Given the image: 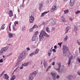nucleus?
<instances>
[{"mask_svg":"<svg viewBox=\"0 0 80 80\" xmlns=\"http://www.w3.org/2000/svg\"><path fill=\"white\" fill-rule=\"evenodd\" d=\"M62 51L64 56H67V55H68L69 51H68V48L67 46L63 45Z\"/></svg>","mask_w":80,"mask_h":80,"instance_id":"1","label":"nucleus"},{"mask_svg":"<svg viewBox=\"0 0 80 80\" xmlns=\"http://www.w3.org/2000/svg\"><path fill=\"white\" fill-rule=\"evenodd\" d=\"M38 71H36L32 73H31L29 76V80H32L33 79L34 77L36 76L37 73Z\"/></svg>","mask_w":80,"mask_h":80,"instance_id":"2","label":"nucleus"},{"mask_svg":"<svg viewBox=\"0 0 80 80\" xmlns=\"http://www.w3.org/2000/svg\"><path fill=\"white\" fill-rule=\"evenodd\" d=\"M26 53H27L26 51H24L21 55H19L18 59V62H20V61L22 60L23 59V53H24V55H26Z\"/></svg>","mask_w":80,"mask_h":80,"instance_id":"3","label":"nucleus"},{"mask_svg":"<svg viewBox=\"0 0 80 80\" xmlns=\"http://www.w3.org/2000/svg\"><path fill=\"white\" fill-rule=\"evenodd\" d=\"M40 35H41L43 37V35H45L46 37H50V36L49 35L47 34V33H46L45 31H43V30H42L41 31V32Z\"/></svg>","mask_w":80,"mask_h":80,"instance_id":"4","label":"nucleus"},{"mask_svg":"<svg viewBox=\"0 0 80 80\" xmlns=\"http://www.w3.org/2000/svg\"><path fill=\"white\" fill-rule=\"evenodd\" d=\"M8 49V48H7V47L2 48L0 52V55H2V54L3 53V52H5V51H7Z\"/></svg>","mask_w":80,"mask_h":80,"instance_id":"5","label":"nucleus"},{"mask_svg":"<svg viewBox=\"0 0 80 80\" xmlns=\"http://www.w3.org/2000/svg\"><path fill=\"white\" fill-rule=\"evenodd\" d=\"M34 17L31 16V17H29V21L30 22V23H32L34 22Z\"/></svg>","mask_w":80,"mask_h":80,"instance_id":"6","label":"nucleus"},{"mask_svg":"<svg viewBox=\"0 0 80 80\" xmlns=\"http://www.w3.org/2000/svg\"><path fill=\"white\" fill-rule=\"evenodd\" d=\"M57 64L58 66V68H55V70L58 71V72H60V67H61V63L60 62H58Z\"/></svg>","mask_w":80,"mask_h":80,"instance_id":"7","label":"nucleus"},{"mask_svg":"<svg viewBox=\"0 0 80 80\" xmlns=\"http://www.w3.org/2000/svg\"><path fill=\"white\" fill-rule=\"evenodd\" d=\"M74 3H75L74 0H70L69 6L70 7H73V6L74 4Z\"/></svg>","mask_w":80,"mask_h":80,"instance_id":"8","label":"nucleus"},{"mask_svg":"<svg viewBox=\"0 0 80 80\" xmlns=\"http://www.w3.org/2000/svg\"><path fill=\"white\" fill-rule=\"evenodd\" d=\"M56 7H57V6L56 5H53L52 6V9H51V12H53L56 10Z\"/></svg>","mask_w":80,"mask_h":80,"instance_id":"9","label":"nucleus"},{"mask_svg":"<svg viewBox=\"0 0 80 80\" xmlns=\"http://www.w3.org/2000/svg\"><path fill=\"white\" fill-rule=\"evenodd\" d=\"M50 22H51V24L53 25H55V24L56 23V20H55V19H51L50 20Z\"/></svg>","mask_w":80,"mask_h":80,"instance_id":"10","label":"nucleus"},{"mask_svg":"<svg viewBox=\"0 0 80 80\" xmlns=\"http://www.w3.org/2000/svg\"><path fill=\"white\" fill-rule=\"evenodd\" d=\"M73 59V58H72V55H71V56L70 57V58H69V61H68V65H70V63H71V60H72V59Z\"/></svg>","mask_w":80,"mask_h":80,"instance_id":"11","label":"nucleus"},{"mask_svg":"<svg viewBox=\"0 0 80 80\" xmlns=\"http://www.w3.org/2000/svg\"><path fill=\"white\" fill-rule=\"evenodd\" d=\"M43 36H42L41 34H40L39 35V40L40 42H41V41H42L43 40Z\"/></svg>","mask_w":80,"mask_h":80,"instance_id":"12","label":"nucleus"},{"mask_svg":"<svg viewBox=\"0 0 80 80\" xmlns=\"http://www.w3.org/2000/svg\"><path fill=\"white\" fill-rule=\"evenodd\" d=\"M70 29V27H68V26L66 27V28L65 29V34H66L67 33H68V30H69Z\"/></svg>","mask_w":80,"mask_h":80,"instance_id":"13","label":"nucleus"},{"mask_svg":"<svg viewBox=\"0 0 80 80\" xmlns=\"http://www.w3.org/2000/svg\"><path fill=\"white\" fill-rule=\"evenodd\" d=\"M8 14L10 17H12V16H13V12L12 11H9V12L8 13Z\"/></svg>","mask_w":80,"mask_h":80,"instance_id":"14","label":"nucleus"},{"mask_svg":"<svg viewBox=\"0 0 80 80\" xmlns=\"http://www.w3.org/2000/svg\"><path fill=\"white\" fill-rule=\"evenodd\" d=\"M51 74L52 75L53 80H55V79H56V78L55 77H56V75H55V74L52 72L51 73Z\"/></svg>","mask_w":80,"mask_h":80,"instance_id":"15","label":"nucleus"},{"mask_svg":"<svg viewBox=\"0 0 80 80\" xmlns=\"http://www.w3.org/2000/svg\"><path fill=\"white\" fill-rule=\"evenodd\" d=\"M43 7V5L42 4V3H40L39 4V10H41V8H42Z\"/></svg>","mask_w":80,"mask_h":80,"instance_id":"16","label":"nucleus"},{"mask_svg":"<svg viewBox=\"0 0 80 80\" xmlns=\"http://www.w3.org/2000/svg\"><path fill=\"white\" fill-rule=\"evenodd\" d=\"M4 76H5V79L7 80H9L8 78H9V76H8V75L7 74H4Z\"/></svg>","mask_w":80,"mask_h":80,"instance_id":"17","label":"nucleus"},{"mask_svg":"<svg viewBox=\"0 0 80 80\" xmlns=\"http://www.w3.org/2000/svg\"><path fill=\"white\" fill-rule=\"evenodd\" d=\"M48 12H49V11H48V12H44L42 13L41 16V17H43V16L45 15V14H47V13Z\"/></svg>","mask_w":80,"mask_h":80,"instance_id":"18","label":"nucleus"},{"mask_svg":"<svg viewBox=\"0 0 80 80\" xmlns=\"http://www.w3.org/2000/svg\"><path fill=\"white\" fill-rule=\"evenodd\" d=\"M29 64V62H27V63H24L22 65V66H24V67H27Z\"/></svg>","mask_w":80,"mask_h":80,"instance_id":"19","label":"nucleus"},{"mask_svg":"<svg viewBox=\"0 0 80 80\" xmlns=\"http://www.w3.org/2000/svg\"><path fill=\"white\" fill-rule=\"evenodd\" d=\"M38 51H39V50H38V49H37L36 50L35 52L34 51V54L35 55H36V54H37L38 53Z\"/></svg>","mask_w":80,"mask_h":80,"instance_id":"20","label":"nucleus"},{"mask_svg":"<svg viewBox=\"0 0 80 80\" xmlns=\"http://www.w3.org/2000/svg\"><path fill=\"white\" fill-rule=\"evenodd\" d=\"M35 40H36V36H33L32 37V40L33 42V41H35Z\"/></svg>","mask_w":80,"mask_h":80,"instance_id":"21","label":"nucleus"},{"mask_svg":"<svg viewBox=\"0 0 80 80\" xmlns=\"http://www.w3.org/2000/svg\"><path fill=\"white\" fill-rule=\"evenodd\" d=\"M48 55L50 57L51 55V53H52V49H50L49 51L48 52Z\"/></svg>","mask_w":80,"mask_h":80,"instance_id":"22","label":"nucleus"},{"mask_svg":"<svg viewBox=\"0 0 80 80\" xmlns=\"http://www.w3.org/2000/svg\"><path fill=\"white\" fill-rule=\"evenodd\" d=\"M72 76L71 75H70L67 77V78H68L69 80H71V78H72Z\"/></svg>","mask_w":80,"mask_h":80,"instance_id":"23","label":"nucleus"},{"mask_svg":"<svg viewBox=\"0 0 80 80\" xmlns=\"http://www.w3.org/2000/svg\"><path fill=\"white\" fill-rule=\"evenodd\" d=\"M68 37L67 36H66L64 39V41L66 42V41H67V39H68Z\"/></svg>","mask_w":80,"mask_h":80,"instance_id":"24","label":"nucleus"},{"mask_svg":"<svg viewBox=\"0 0 80 80\" xmlns=\"http://www.w3.org/2000/svg\"><path fill=\"white\" fill-rule=\"evenodd\" d=\"M5 25V24H3L1 26V28L3 30V29H5V27H4Z\"/></svg>","mask_w":80,"mask_h":80,"instance_id":"25","label":"nucleus"},{"mask_svg":"<svg viewBox=\"0 0 80 80\" xmlns=\"http://www.w3.org/2000/svg\"><path fill=\"white\" fill-rule=\"evenodd\" d=\"M46 30L47 32H50V29H49V28H46Z\"/></svg>","mask_w":80,"mask_h":80,"instance_id":"26","label":"nucleus"},{"mask_svg":"<svg viewBox=\"0 0 80 80\" xmlns=\"http://www.w3.org/2000/svg\"><path fill=\"white\" fill-rule=\"evenodd\" d=\"M15 79V76L13 75L11 79V80H14Z\"/></svg>","mask_w":80,"mask_h":80,"instance_id":"27","label":"nucleus"},{"mask_svg":"<svg viewBox=\"0 0 80 80\" xmlns=\"http://www.w3.org/2000/svg\"><path fill=\"white\" fill-rule=\"evenodd\" d=\"M9 38H12V37H13V34H12V33H9Z\"/></svg>","mask_w":80,"mask_h":80,"instance_id":"28","label":"nucleus"},{"mask_svg":"<svg viewBox=\"0 0 80 80\" xmlns=\"http://www.w3.org/2000/svg\"><path fill=\"white\" fill-rule=\"evenodd\" d=\"M65 13H68V9L67 10H66L64 11Z\"/></svg>","mask_w":80,"mask_h":80,"instance_id":"29","label":"nucleus"},{"mask_svg":"<svg viewBox=\"0 0 80 80\" xmlns=\"http://www.w3.org/2000/svg\"><path fill=\"white\" fill-rule=\"evenodd\" d=\"M22 31H24V30H25V26H24L22 27Z\"/></svg>","mask_w":80,"mask_h":80,"instance_id":"30","label":"nucleus"},{"mask_svg":"<svg viewBox=\"0 0 80 80\" xmlns=\"http://www.w3.org/2000/svg\"><path fill=\"white\" fill-rule=\"evenodd\" d=\"M35 55V53H34V52H32V53H30V54H29V56H30V57H31V56H32L33 55Z\"/></svg>","mask_w":80,"mask_h":80,"instance_id":"31","label":"nucleus"},{"mask_svg":"<svg viewBox=\"0 0 80 80\" xmlns=\"http://www.w3.org/2000/svg\"><path fill=\"white\" fill-rule=\"evenodd\" d=\"M33 28H38V26H37V25H34L33 26Z\"/></svg>","mask_w":80,"mask_h":80,"instance_id":"32","label":"nucleus"},{"mask_svg":"<svg viewBox=\"0 0 80 80\" xmlns=\"http://www.w3.org/2000/svg\"><path fill=\"white\" fill-rule=\"evenodd\" d=\"M38 31H37L34 34V36H37V34H38Z\"/></svg>","mask_w":80,"mask_h":80,"instance_id":"33","label":"nucleus"},{"mask_svg":"<svg viewBox=\"0 0 80 80\" xmlns=\"http://www.w3.org/2000/svg\"><path fill=\"white\" fill-rule=\"evenodd\" d=\"M33 28H34L32 27V28L29 29L30 32H32L33 30Z\"/></svg>","mask_w":80,"mask_h":80,"instance_id":"34","label":"nucleus"},{"mask_svg":"<svg viewBox=\"0 0 80 80\" xmlns=\"http://www.w3.org/2000/svg\"><path fill=\"white\" fill-rule=\"evenodd\" d=\"M62 22H65V18H63L62 19Z\"/></svg>","mask_w":80,"mask_h":80,"instance_id":"35","label":"nucleus"},{"mask_svg":"<svg viewBox=\"0 0 80 80\" xmlns=\"http://www.w3.org/2000/svg\"><path fill=\"white\" fill-rule=\"evenodd\" d=\"M65 24L66 25H68V21H66L65 22Z\"/></svg>","mask_w":80,"mask_h":80,"instance_id":"36","label":"nucleus"},{"mask_svg":"<svg viewBox=\"0 0 80 80\" xmlns=\"http://www.w3.org/2000/svg\"><path fill=\"white\" fill-rule=\"evenodd\" d=\"M80 11L78 10L76 12H75L76 14H78V13H80Z\"/></svg>","mask_w":80,"mask_h":80,"instance_id":"37","label":"nucleus"},{"mask_svg":"<svg viewBox=\"0 0 80 80\" xmlns=\"http://www.w3.org/2000/svg\"><path fill=\"white\" fill-rule=\"evenodd\" d=\"M5 71H4L2 72V73L1 74V76H2L3 75V74H4V73H5Z\"/></svg>","mask_w":80,"mask_h":80,"instance_id":"38","label":"nucleus"},{"mask_svg":"<svg viewBox=\"0 0 80 80\" xmlns=\"http://www.w3.org/2000/svg\"><path fill=\"white\" fill-rule=\"evenodd\" d=\"M17 24H18V21H15L14 22V24L15 25V26H16V25H17Z\"/></svg>","mask_w":80,"mask_h":80,"instance_id":"39","label":"nucleus"},{"mask_svg":"<svg viewBox=\"0 0 80 80\" xmlns=\"http://www.w3.org/2000/svg\"><path fill=\"white\" fill-rule=\"evenodd\" d=\"M44 66L45 68H46V67L47 66V63H44Z\"/></svg>","mask_w":80,"mask_h":80,"instance_id":"40","label":"nucleus"},{"mask_svg":"<svg viewBox=\"0 0 80 80\" xmlns=\"http://www.w3.org/2000/svg\"><path fill=\"white\" fill-rule=\"evenodd\" d=\"M19 64L20 63H19V62H17L15 65L16 67H17V66H18V65H19Z\"/></svg>","mask_w":80,"mask_h":80,"instance_id":"41","label":"nucleus"},{"mask_svg":"<svg viewBox=\"0 0 80 80\" xmlns=\"http://www.w3.org/2000/svg\"><path fill=\"white\" fill-rule=\"evenodd\" d=\"M77 43H78V45H80V42L79 41V40H78L77 41Z\"/></svg>","mask_w":80,"mask_h":80,"instance_id":"42","label":"nucleus"},{"mask_svg":"<svg viewBox=\"0 0 80 80\" xmlns=\"http://www.w3.org/2000/svg\"><path fill=\"white\" fill-rule=\"evenodd\" d=\"M58 45H59V46L61 47V46L62 45V43H58Z\"/></svg>","mask_w":80,"mask_h":80,"instance_id":"43","label":"nucleus"},{"mask_svg":"<svg viewBox=\"0 0 80 80\" xmlns=\"http://www.w3.org/2000/svg\"><path fill=\"white\" fill-rule=\"evenodd\" d=\"M13 30H14V31H16V30H17V29L15 27H14V26L13 27Z\"/></svg>","mask_w":80,"mask_h":80,"instance_id":"44","label":"nucleus"},{"mask_svg":"<svg viewBox=\"0 0 80 80\" xmlns=\"http://www.w3.org/2000/svg\"><path fill=\"white\" fill-rule=\"evenodd\" d=\"M52 52H56V50H55V49H53L52 50Z\"/></svg>","mask_w":80,"mask_h":80,"instance_id":"45","label":"nucleus"},{"mask_svg":"<svg viewBox=\"0 0 80 80\" xmlns=\"http://www.w3.org/2000/svg\"><path fill=\"white\" fill-rule=\"evenodd\" d=\"M0 62L1 63H2V62H3V59H1L0 60Z\"/></svg>","mask_w":80,"mask_h":80,"instance_id":"46","label":"nucleus"},{"mask_svg":"<svg viewBox=\"0 0 80 80\" xmlns=\"http://www.w3.org/2000/svg\"><path fill=\"white\" fill-rule=\"evenodd\" d=\"M54 47L55 49H57V46H55Z\"/></svg>","mask_w":80,"mask_h":80,"instance_id":"47","label":"nucleus"},{"mask_svg":"<svg viewBox=\"0 0 80 80\" xmlns=\"http://www.w3.org/2000/svg\"><path fill=\"white\" fill-rule=\"evenodd\" d=\"M72 77L73 78H76V76H72Z\"/></svg>","mask_w":80,"mask_h":80,"instance_id":"48","label":"nucleus"},{"mask_svg":"<svg viewBox=\"0 0 80 80\" xmlns=\"http://www.w3.org/2000/svg\"><path fill=\"white\" fill-rule=\"evenodd\" d=\"M69 20H70L71 21H72V20H73L72 18H69Z\"/></svg>","mask_w":80,"mask_h":80,"instance_id":"49","label":"nucleus"},{"mask_svg":"<svg viewBox=\"0 0 80 80\" xmlns=\"http://www.w3.org/2000/svg\"><path fill=\"white\" fill-rule=\"evenodd\" d=\"M55 62H53L52 64V65H55Z\"/></svg>","mask_w":80,"mask_h":80,"instance_id":"50","label":"nucleus"},{"mask_svg":"<svg viewBox=\"0 0 80 80\" xmlns=\"http://www.w3.org/2000/svg\"><path fill=\"white\" fill-rule=\"evenodd\" d=\"M45 22H43L42 23V25H45Z\"/></svg>","mask_w":80,"mask_h":80,"instance_id":"51","label":"nucleus"},{"mask_svg":"<svg viewBox=\"0 0 80 80\" xmlns=\"http://www.w3.org/2000/svg\"><path fill=\"white\" fill-rule=\"evenodd\" d=\"M60 77V76H59L57 75V78H59Z\"/></svg>","mask_w":80,"mask_h":80,"instance_id":"52","label":"nucleus"},{"mask_svg":"<svg viewBox=\"0 0 80 80\" xmlns=\"http://www.w3.org/2000/svg\"><path fill=\"white\" fill-rule=\"evenodd\" d=\"M27 51H28V50H30V49L28 48H27Z\"/></svg>","mask_w":80,"mask_h":80,"instance_id":"53","label":"nucleus"},{"mask_svg":"<svg viewBox=\"0 0 80 80\" xmlns=\"http://www.w3.org/2000/svg\"><path fill=\"white\" fill-rule=\"evenodd\" d=\"M23 66H22V67H20V69H23Z\"/></svg>","mask_w":80,"mask_h":80,"instance_id":"54","label":"nucleus"},{"mask_svg":"<svg viewBox=\"0 0 80 80\" xmlns=\"http://www.w3.org/2000/svg\"><path fill=\"white\" fill-rule=\"evenodd\" d=\"M11 25V23H10V24H9V29H10V26Z\"/></svg>","mask_w":80,"mask_h":80,"instance_id":"55","label":"nucleus"},{"mask_svg":"<svg viewBox=\"0 0 80 80\" xmlns=\"http://www.w3.org/2000/svg\"><path fill=\"white\" fill-rule=\"evenodd\" d=\"M77 73H78V75H80V72H77Z\"/></svg>","mask_w":80,"mask_h":80,"instance_id":"56","label":"nucleus"},{"mask_svg":"<svg viewBox=\"0 0 80 80\" xmlns=\"http://www.w3.org/2000/svg\"><path fill=\"white\" fill-rule=\"evenodd\" d=\"M51 68V66H49L48 68V69H49V68Z\"/></svg>","mask_w":80,"mask_h":80,"instance_id":"57","label":"nucleus"},{"mask_svg":"<svg viewBox=\"0 0 80 80\" xmlns=\"http://www.w3.org/2000/svg\"><path fill=\"white\" fill-rule=\"evenodd\" d=\"M79 53H80V48H79Z\"/></svg>","mask_w":80,"mask_h":80,"instance_id":"58","label":"nucleus"},{"mask_svg":"<svg viewBox=\"0 0 80 80\" xmlns=\"http://www.w3.org/2000/svg\"><path fill=\"white\" fill-rule=\"evenodd\" d=\"M14 18H17V17H16V14H14Z\"/></svg>","mask_w":80,"mask_h":80,"instance_id":"59","label":"nucleus"},{"mask_svg":"<svg viewBox=\"0 0 80 80\" xmlns=\"http://www.w3.org/2000/svg\"><path fill=\"white\" fill-rule=\"evenodd\" d=\"M48 70V68H47V69H46V72H47Z\"/></svg>","mask_w":80,"mask_h":80,"instance_id":"60","label":"nucleus"},{"mask_svg":"<svg viewBox=\"0 0 80 80\" xmlns=\"http://www.w3.org/2000/svg\"><path fill=\"white\" fill-rule=\"evenodd\" d=\"M18 12H20V10H19V9H18Z\"/></svg>","mask_w":80,"mask_h":80,"instance_id":"61","label":"nucleus"},{"mask_svg":"<svg viewBox=\"0 0 80 80\" xmlns=\"http://www.w3.org/2000/svg\"><path fill=\"white\" fill-rule=\"evenodd\" d=\"M52 30H55V28H53Z\"/></svg>","mask_w":80,"mask_h":80,"instance_id":"62","label":"nucleus"},{"mask_svg":"<svg viewBox=\"0 0 80 80\" xmlns=\"http://www.w3.org/2000/svg\"><path fill=\"white\" fill-rule=\"evenodd\" d=\"M3 58H5V56H3Z\"/></svg>","mask_w":80,"mask_h":80,"instance_id":"63","label":"nucleus"},{"mask_svg":"<svg viewBox=\"0 0 80 80\" xmlns=\"http://www.w3.org/2000/svg\"><path fill=\"white\" fill-rule=\"evenodd\" d=\"M24 1H25V0H23V2H24Z\"/></svg>","mask_w":80,"mask_h":80,"instance_id":"64","label":"nucleus"}]
</instances>
